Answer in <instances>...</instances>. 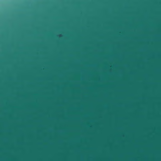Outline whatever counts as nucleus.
<instances>
[{
	"instance_id": "obj_1",
	"label": "nucleus",
	"mask_w": 161,
	"mask_h": 161,
	"mask_svg": "<svg viewBox=\"0 0 161 161\" xmlns=\"http://www.w3.org/2000/svg\"><path fill=\"white\" fill-rule=\"evenodd\" d=\"M58 36L59 37H61L63 36V35L62 34H59L58 35Z\"/></svg>"
}]
</instances>
